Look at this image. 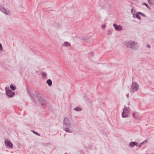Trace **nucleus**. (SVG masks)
Returning a JSON list of instances; mask_svg holds the SVG:
<instances>
[{
	"instance_id": "22",
	"label": "nucleus",
	"mask_w": 154,
	"mask_h": 154,
	"mask_svg": "<svg viewBox=\"0 0 154 154\" xmlns=\"http://www.w3.org/2000/svg\"><path fill=\"white\" fill-rule=\"evenodd\" d=\"M143 5H145L148 8H149V6L145 2H144L143 3Z\"/></svg>"
},
{
	"instance_id": "26",
	"label": "nucleus",
	"mask_w": 154,
	"mask_h": 154,
	"mask_svg": "<svg viewBox=\"0 0 154 154\" xmlns=\"http://www.w3.org/2000/svg\"><path fill=\"white\" fill-rule=\"evenodd\" d=\"M111 32V30L109 29L107 31V34L108 35H109L110 34V32Z\"/></svg>"
},
{
	"instance_id": "29",
	"label": "nucleus",
	"mask_w": 154,
	"mask_h": 154,
	"mask_svg": "<svg viewBox=\"0 0 154 154\" xmlns=\"http://www.w3.org/2000/svg\"><path fill=\"white\" fill-rule=\"evenodd\" d=\"M146 47L148 48H150V46L148 44L147 45H146Z\"/></svg>"
},
{
	"instance_id": "5",
	"label": "nucleus",
	"mask_w": 154,
	"mask_h": 154,
	"mask_svg": "<svg viewBox=\"0 0 154 154\" xmlns=\"http://www.w3.org/2000/svg\"><path fill=\"white\" fill-rule=\"evenodd\" d=\"M6 94L9 97H13L15 93L14 92L12 91L9 88H7V87L5 88Z\"/></svg>"
},
{
	"instance_id": "4",
	"label": "nucleus",
	"mask_w": 154,
	"mask_h": 154,
	"mask_svg": "<svg viewBox=\"0 0 154 154\" xmlns=\"http://www.w3.org/2000/svg\"><path fill=\"white\" fill-rule=\"evenodd\" d=\"M139 85L136 82H132L130 89L131 92L132 93L137 91L138 89Z\"/></svg>"
},
{
	"instance_id": "15",
	"label": "nucleus",
	"mask_w": 154,
	"mask_h": 154,
	"mask_svg": "<svg viewBox=\"0 0 154 154\" xmlns=\"http://www.w3.org/2000/svg\"><path fill=\"white\" fill-rule=\"evenodd\" d=\"M28 93L30 96V97L31 99L35 103H36V101L35 100V98L32 96L30 93L28 92Z\"/></svg>"
},
{
	"instance_id": "17",
	"label": "nucleus",
	"mask_w": 154,
	"mask_h": 154,
	"mask_svg": "<svg viewBox=\"0 0 154 154\" xmlns=\"http://www.w3.org/2000/svg\"><path fill=\"white\" fill-rule=\"evenodd\" d=\"M10 88L11 89L12 91H14L16 89V87L14 86L13 85H12L11 84L10 86Z\"/></svg>"
},
{
	"instance_id": "7",
	"label": "nucleus",
	"mask_w": 154,
	"mask_h": 154,
	"mask_svg": "<svg viewBox=\"0 0 154 154\" xmlns=\"http://www.w3.org/2000/svg\"><path fill=\"white\" fill-rule=\"evenodd\" d=\"M5 145L8 147L10 148H12L13 147V144L10 141L8 140L7 139H6L5 140Z\"/></svg>"
},
{
	"instance_id": "8",
	"label": "nucleus",
	"mask_w": 154,
	"mask_h": 154,
	"mask_svg": "<svg viewBox=\"0 0 154 154\" xmlns=\"http://www.w3.org/2000/svg\"><path fill=\"white\" fill-rule=\"evenodd\" d=\"M113 26L115 29L117 31H121L122 29V27L121 26L118 25L116 23L113 24Z\"/></svg>"
},
{
	"instance_id": "16",
	"label": "nucleus",
	"mask_w": 154,
	"mask_h": 154,
	"mask_svg": "<svg viewBox=\"0 0 154 154\" xmlns=\"http://www.w3.org/2000/svg\"><path fill=\"white\" fill-rule=\"evenodd\" d=\"M147 142L146 140H144V141H143V142H142L141 143H140L139 146L138 147L139 148H140L142 146V145L143 144H144L145 143H146Z\"/></svg>"
},
{
	"instance_id": "25",
	"label": "nucleus",
	"mask_w": 154,
	"mask_h": 154,
	"mask_svg": "<svg viewBox=\"0 0 154 154\" xmlns=\"http://www.w3.org/2000/svg\"><path fill=\"white\" fill-rule=\"evenodd\" d=\"M149 4H152V3L151 2V0H147Z\"/></svg>"
},
{
	"instance_id": "24",
	"label": "nucleus",
	"mask_w": 154,
	"mask_h": 154,
	"mask_svg": "<svg viewBox=\"0 0 154 154\" xmlns=\"http://www.w3.org/2000/svg\"><path fill=\"white\" fill-rule=\"evenodd\" d=\"M3 50V47L2 44L0 43V51H2Z\"/></svg>"
},
{
	"instance_id": "11",
	"label": "nucleus",
	"mask_w": 154,
	"mask_h": 154,
	"mask_svg": "<svg viewBox=\"0 0 154 154\" xmlns=\"http://www.w3.org/2000/svg\"><path fill=\"white\" fill-rule=\"evenodd\" d=\"M133 17L134 18L136 17L137 19L140 20L141 19V17L140 16V14L138 13V12H137L135 15L134 13L133 14Z\"/></svg>"
},
{
	"instance_id": "1",
	"label": "nucleus",
	"mask_w": 154,
	"mask_h": 154,
	"mask_svg": "<svg viewBox=\"0 0 154 154\" xmlns=\"http://www.w3.org/2000/svg\"><path fill=\"white\" fill-rule=\"evenodd\" d=\"M71 123L69 119L65 117L63 120V128L64 130L67 132H72V131L70 130L69 129V128L71 127Z\"/></svg>"
},
{
	"instance_id": "20",
	"label": "nucleus",
	"mask_w": 154,
	"mask_h": 154,
	"mask_svg": "<svg viewBox=\"0 0 154 154\" xmlns=\"http://www.w3.org/2000/svg\"><path fill=\"white\" fill-rule=\"evenodd\" d=\"M31 131L34 133V134H36L38 136H39L40 135V134L38 133H37V132L35 131H33V130H31Z\"/></svg>"
},
{
	"instance_id": "21",
	"label": "nucleus",
	"mask_w": 154,
	"mask_h": 154,
	"mask_svg": "<svg viewBox=\"0 0 154 154\" xmlns=\"http://www.w3.org/2000/svg\"><path fill=\"white\" fill-rule=\"evenodd\" d=\"M138 13L139 14H140L142 17H146L145 15L143 13L140 12H138Z\"/></svg>"
},
{
	"instance_id": "6",
	"label": "nucleus",
	"mask_w": 154,
	"mask_h": 154,
	"mask_svg": "<svg viewBox=\"0 0 154 154\" xmlns=\"http://www.w3.org/2000/svg\"><path fill=\"white\" fill-rule=\"evenodd\" d=\"M129 108L125 107L123 109V112H122V116L123 118L127 117L128 116V113L129 112Z\"/></svg>"
},
{
	"instance_id": "19",
	"label": "nucleus",
	"mask_w": 154,
	"mask_h": 154,
	"mask_svg": "<svg viewBox=\"0 0 154 154\" xmlns=\"http://www.w3.org/2000/svg\"><path fill=\"white\" fill-rule=\"evenodd\" d=\"M42 75L43 78H46L47 76V74L45 72H43L42 73Z\"/></svg>"
},
{
	"instance_id": "18",
	"label": "nucleus",
	"mask_w": 154,
	"mask_h": 154,
	"mask_svg": "<svg viewBox=\"0 0 154 154\" xmlns=\"http://www.w3.org/2000/svg\"><path fill=\"white\" fill-rule=\"evenodd\" d=\"M74 110H75L77 111H81L82 110V109H81V108L79 107H77L75 108Z\"/></svg>"
},
{
	"instance_id": "2",
	"label": "nucleus",
	"mask_w": 154,
	"mask_h": 154,
	"mask_svg": "<svg viewBox=\"0 0 154 154\" xmlns=\"http://www.w3.org/2000/svg\"><path fill=\"white\" fill-rule=\"evenodd\" d=\"M33 96L35 97L38 103L41 104L42 106L45 105L46 103V101L43 97H42L40 96L38 92H35L33 94Z\"/></svg>"
},
{
	"instance_id": "14",
	"label": "nucleus",
	"mask_w": 154,
	"mask_h": 154,
	"mask_svg": "<svg viewBox=\"0 0 154 154\" xmlns=\"http://www.w3.org/2000/svg\"><path fill=\"white\" fill-rule=\"evenodd\" d=\"M63 46H64L69 47L71 46V45L69 43L66 42H64V43L63 44Z\"/></svg>"
},
{
	"instance_id": "10",
	"label": "nucleus",
	"mask_w": 154,
	"mask_h": 154,
	"mask_svg": "<svg viewBox=\"0 0 154 154\" xmlns=\"http://www.w3.org/2000/svg\"><path fill=\"white\" fill-rule=\"evenodd\" d=\"M132 115L135 118L139 119L140 118V115L137 112H134L133 113Z\"/></svg>"
},
{
	"instance_id": "28",
	"label": "nucleus",
	"mask_w": 154,
	"mask_h": 154,
	"mask_svg": "<svg viewBox=\"0 0 154 154\" xmlns=\"http://www.w3.org/2000/svg\"><path fill=\"white\" fill-rule=\"evenodd\" d=\"M134 10V9H133V8H132L131 11V13H133V12Z\"/></svg>"
},
{
	"instance_id": "9",
	"label": "nucleus",
	"mask_w": 154,
	"mask_h": 154,
	"mask_svg": "<svg viewBox=\"0 0 154 154\" xmlns=\"http://www.w3.org/2000/svg\"><path fill=\"white\" fill-rule=\"evenodd\" d=\"M138 143L136 142H131L129 144V146L131 147H134L135 146H137L138 145Z\"/></svg>"
},
{
	"instance_id": "12",
	"label": "nucleus",
	"mask_w": 154,
	"mask_h": 154,
	"mask_svg": "<svg viewBox=\"0 0 154 154\" xmlns=\"http://www.w3.org/2000/svg\"><path fill=\"white\" fill-rule=\"evenodd\" d=\"M46 83L49 86H50L52 85V81L50 79H48L47 80Z\"/></svg>"
},
{
	"instance_id": "3",
	"label": "nucleus",
	"mask_w": 154,
	"mask_h": 154,
	"mask_svg": "<svg viewBox=\"0 0 154 154\" xmlns=\"http://www.w3.org/2000/svg\"><path fill=\"white\" fill-rule=\"evenodd\" d=\"M125 44L127 47L134 50L137 49L138 48L137 43L134 41H130L126 42H125Z\"/></svg>"
},
{
	"instance_id": "27",
	"label": "nucleus",
	"mask_w": 154,
	"mask_h": 154,
	"mask_svg": "<svg viewBox=\"0 0 154 154\" xmlns=\"http://www.w3.org/2000/svg\"><path fill=\"white\" fill-rule=\"evenodd\" d=\"M90 54L91 56H93L94 55V53L93 52H91L89 53Z\"/></svg>"
},
{
	"instance_id": "23",
	"label": "nucleus",
	"mask_w": 154,
	"mask_h": 154,
	"mask_svg": "<svg viewBox=\"0 0 154 154\" xmlns=\"http://www.w3.org/2000/svg\"><path fill=\"white\" fill-rule=\"evenodd\" d=\"M106 27V25L105 24H103L101 26V27L103 29H104Z\"/></svg>"
},
{
	"instance_id": "13",
	"label": "nucleus",
	"mask_w": 154,
	"mask_h": 154,
	"mask_svg": "<svg viewBox=\"0 0 154 154\" xmlns=\"http://www.w3.org/2000/svg\"><path fill=\"white\" fill-rule=\"evenodd\" d=\"M82 39L84 40L86 42H89L90 41V40L88 37H82Z\"/></svg>"
}]
</instances>
